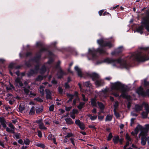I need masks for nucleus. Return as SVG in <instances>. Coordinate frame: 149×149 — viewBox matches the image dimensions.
Masks as SVG:
<instances>
[{
	"label": "nucleus",
	"instance_id": "23",
	"mask_svg": "<svg viewBox=\"0 0 149 149\" xmlns=\"http://www.w3.org/2000/svg\"><path fill=\"white\" fill-rule=\"evenodd\" d=\"M113 141L115 144L117 143L119 141L121 144L122 143V141L121 140H119V137L118 136H114L113 139Z\"/></svg>",
	"mask_w": 149,
	"mask_h": 149
},
{
	"label": "nucleus",
	"instance_id": "1",
	"mask_svg": "<svg viewBox=\"0 0 149 149\" xmlns=\"http://www.w3.org/2000/svg\"><path fill=\"white\" fill-rule=\"evenodd\" d=\"M97 43L100 45V47H99L97 50L89 49V52L92 55V57L93 59L96 57L97 52H99L101 54H108L107 51V49L105 47H108L109 48H110L113 46L111 42L105 41L103 39L98 40Z\"/></svg>",
	"mask_w": 149,
	"mask_h": 149
},
{
	"label": "nucleus",
	"instance_id": "2",
	"mask_svg": "<svg viewBox=\"0 0 149 149\" xmlns=\"http://www.w3.org/2000/svg\"><path fill=\"white\" fill-rule=\"evenodd\" d=\"M146 48H142L138 52L134 53L128 57L130 61L143 62L149 60V52L147 51Z\"/></svg>",
	"mask_w": 149,
	"mask_h": 149
},
{
	"label": "nucleus",
	"instance_id": "20",
	"mask_svg": "<svg viewBox=\"0 0 149 149\" xmlns=\"http://www.w3.org/2000/svg\"><path fill=\"white\" fill-rule=\"evenodd\" d=\"M45 91L46 93V98L47 99H52L51 93L49 90L45 89Z\"/></svg>",
	"mask_w": 149,
	"mask_h": 149
},
{
	"label": "nucleus",
	"instance_id": "24",
	"mask_svg": "<svg viewBox=\"0 0 149 149\" xmlns=\"http://www.w3.org/2000/svg\"><path fill=\"white\" fill-rule=\"evenodd\" d=\"M0 122L3 127H6V122L4 118L0 117Z\"/></svg>",
	"mask_w": 149,
	"mask_h": 149
},
{
	"label": "nucleus",
	"instance_id": "21",
	"mask_svg": "<svg viewBox=\"0 0 149 149\" xmlns=\"http://www.w3.org/2000/svg\"><path fill=\"white\" fill-rule=\"evenodd\" d=\"M91 104L93 107H96L97 104L96 98L95 97L92 98L91 100Z\"/></svg>",
	"mask_w": 149,
	"mask_h": 149
},
{
	"label": "nucleus",
	"instance_id": "16",
	"mask_svg": "<svg viewBox=\"0 0 149 149\" xmlns=\"http://www.w3.org/2000/svg\"><path fill=\"white\" fill-rule=\"evenodd\" d=\"M15 81L16 86H19L21 87L23 86V84L21 81V78L19 77L17 78L15 80Z\"/></svg>",
	"mask_w": 149,
	"mask_h": 149
},
{
	"label": "nucleus",
	"instance_id": "44",
	"mask_svg": "<svg viewBox=\"0 0 149 149\" xmlns=\"http://www.w3.org/2000/svg\"><path fill=\"white\" fill-rule=\"evenodd\" d=\"M6 129V131L8 132H11L13 134L15 133L14 130H13L11 129L10 128L7 127Z\"/></svg>",
	"mask_w": 149,
	"mask_h": 149
},
{
	"label": "nucleus",
	"instance_id": "41",
	"mask_svg": "<svg viewBox=\"0 0 149 149\" xmlns=\"http://www.w3.org/2000/svg\"><path fill=\"white\" fill-rule=\"evenodd\" d=\"M122 93L120 95V97H122L123 98H126L127 97V94L126 92H122Z\"/></svg>",
	"mask_w": 149,
	"mask_h": 149
},
{
	"label": "nucleus",
	"instance_id": "31",
	"mask_svg": "<svg viewBox=\"0 0 149 149\" xmlns=\"http://www.w3.org/2000/svg\"><path fill=\"white\" fill-rule=\"evenodd\" d=\"M43 110V108L42 107L38 108L36 109V113L37 114L39 113L42 112Z\"/></svg>",
	"mask_w": 149,
	"mask_h": 149
},
{
	"label": "nucleus",
	"instance_id": "48",
	"mask_svg": "<svg viewBox=\"0 0 149 149\" xmlns=\"http://www.w3.org/2000/svg\"><path fill=\"white\" fill-rule=\"evenodd\" d=\"M126 138L127 140L129 141H131L132 140V139L129 136L128 134H126Z\"/></svg>",
	"mask_w": 149,
	"mask_h": 149
},
{
	"label": "nucleus",
	"instance_id": "7",
	"mask_svg": "<svg viewBox=\"0 0 149 149\" xmlns=\"http://www.w3.org/2000/svg\"><path fill=\"white\" fill-rule=\"evenodd\" d=\"M60 63V62L58 61L55 67V69H59L57 73V75L58 79L61 78L63 77L64 75L66 74L63 71L60 67L59 65Z\"/></svg>",
	"mask_w": 149,
	"mask_h": 149
},
{
	"label": "nucleus",
	"instance_id": "55",
	"mask_svg": "<svg viewBox=\"0 0 149 149\" xmlns=\"http://www.w3.org/2000/svg\"><path fill=\"white\" fill-rule=\"evenodd\" d=\"M58 91L60 94H62L63 93V89L61 88V87H59L58 88Z\"/></svg>",
	"mask_w": 149,
	"mask_h": 149
},
{
	"label": "nucleus",
	"instance_id": "46",
	"mask_svg": "<svg viewBox=\"0 0 149 149\" xmlns=\"http://www.w3.org/2000/svg\"><path fill=\"white\" fill-rule=\"evenodd\" d=\"M70 140L71 141L73 145L74 146H75V139L74 138H71L70 139Z\"/></svg>",
	"mask_w": 149,
	"mask_h": 149
},
{
	"label": "nucleus",
	"instance_id": "50",
	"mask_svg": "<svg viewBox=\"0 0 149 149\" xmlns=\"http://www.w3.org/2000/svg\"><path fill=\"white\" fill-rule=\"evenodd\" d=\"M118 106V101L115 102L114 105V109L116 110Z\"/></svg>",
	"mask_w": 149,
	"mask_h": 149
},
{
	"label": "nucleus",
	"instance_id": "40",
	"mask_svg": "<svg viewBox=\"0 0 149 149\" xmlns=\"http://www.w3.org/2000/svg\"><path fill=\"white\" fill-rule=\"evenodd\" d=\"M30 143V141L28 139H26L24 140V144H25L26 146L29 145Z\"/></svg>",
	"mask_w": 149,
	"mask_h": 149
},
{
	"label": "nucleus",
	"instance_id": "13",
	"mask_svg": "<svg viewBox=\"0 0 149 149\" xmlns=\"http://www.w3.org/2000/svg\"><path fill=\"white\" fill-rule=\"evenodd\" d=\"M47 49L45 47H43V48L40 49V55H39L38 56H36L34 58V60L36 61V62H38V61H39L40 59L41 56V54H40V53H41L43 52L47 51Z\"/></svg>",
	"mask_w": 149,
	"mask_h": 149
},
{
	"label": "nucleus",
	"instance_id": "18",
	"mask_svg": "<svg viewBox=\"0 0 149 149\" xmlns=\"http://www.w3.org/2000/svg\"><path fill=\"white\" fill-rule=\"evenodd\" d=\"M143 129V127L141 125H138L134 129L135 133L136 134V135H137L139 131H141Z\"/></svg>",
	"mask_w": 149,
	"mask_h": 149
},
{
	"label": "nucleus",
	"instance_id": "60",
	"mask_svg": "<svg viewBox=\"0 0 149 149\" xmlns=\"http://www.w3.org/2000/svg\"><path fill=\"white\" fill-rule=\"evenodd\" d=\"M38 135L39 137H42V134L41 132L40 131H38Z\"/></svg>",
	"mask_w": 149,
	"mask_h": 149
},
{
	"label": "nucleus",
	"instance_id": "6",
	"mask_svg": "<svg viewBox=\"0 0 149 149\" xmlns=\"http://www.w3.org/2000/svg\"><path fill=\"white\" fill-rule=\"evenodd\" d=\"M67 97L69 98V99L67 102L68 103H69L70 102L72 101L73 98L75 97V99L73 101V105H75L76 104L77 101H79V98L78 96V93L77 91H75L73 95L67 93Z\"/></svg>",
	"mask_w": 149,
	"mask_h": 149
},
{
	"label": "nucleus",
	"instance_id": "51",
	"mask_svg": "<svg viewBox=\"0 0 149 149\" xmlns=\"http://www.w3.org/2000/svg\"><path fill=\"white\" fill-rule=\"evenodd\" d=\"M54 104H52L49 107V110L50 111H53L54 110Z\"/></svg>",
	"mask_w": 149,
	"mask_h": 149
},
{
	"label": "nucleus",
	"instance_id": "11",
	"mask_svg": "<svg viewBox=\"0 0 149 149\" xmlns=\"http://www.w3.org/2000/svg\"><path fill=\"white\" fill-rule=\"evenodd\" d=\"M75 123L79 126L81 130H84L85 128V126L84 124L82 122H80L79 120H76L75 121Z\"/></svg>",
	"mask_w": 149,
	"mask_h": 149
},
{
	"label": "nucleus",
	"instance_id": "19",
	"mask_svg": "<svg viewBox=\"0 0 149 149\" xmlns=\"http://www.w3.org/2000/svg\"><path fill=\"white\" fill-rule=\"evenodd\" d=\"M120 89L121 92H126L128 91L127 87L121 83Z\"/></svg>",
	"mask_w": 149,
	"mask_h": 149
},
{
	"label": "nucleus",
	"instance_id": "45",
	"mask_svg": "<svg viewBox=\"0 0 149 149\" xmlns=\"http://www.w3.org/2000/svg\"><path fill=\"white\" fill-rule=\"evenodd\" d=\"M36 146L38 147H40L41 148H42L43 149L45 148V145L42 143H38L36 144Z\"/></svg>",
	"mask_w": 149,
	"mask_h": 149
},
{
	"label": "nucleus",
	"instance_id": "53",
	"mask_svg": "<svg viewBox=\"0 0 149 149\" xmlns=\"http://www.w3.org/2000/svg\"><path fill=\"white\" fill-rule=\"evenodd\" d=\"M113 137L112 134L111 133H110L107 138L108 141L110 140Z\"/></svg>",
	"mask_w": 149,
	"mask_h": 149
},
{
	"label": "nucleus",
	"instance_id": "37",
	"mask_svg": "<svg viewBox=\"0 0 149 149\" xmlns=\"http://www.w3.org/2000/svg\"><path fill=\"white\" fill-rule=\"evenodd\" d=\"M85 103V102H81L79 105L77 106V108L79 109H81Z\"/></svg>",
	"mask_w": 149,
	"mask_h": 149
},
{
	"label": "nucleus",
	"instance_id": "58",
	"mask_svg": "<svg viewBox=\"0 0 149 149\" xmlns=\"http://www.w3.org/2000/svg\"><path fill=\"white\" fill-rule=\"evenodd\" d=\"M24 92L27 94H28L29 92V90L28 89L26 88H24Z\"/></svg>",
	"mask_w": 149,
	"mask_h": 149
},
{
	"label": "nucleus",
	"instance_id": "14",
	"mask_svg": "<svg viewBox=\"0 0 149 149\" xmlns=\"http://www.w3.org/2000/svg\"><path fill=\"white\" fill-rule=\"evenodd\" d=\"M123 50V47H120L117 49H115L111 53L112 55H116L121 52Z\"/></svg>",
	"mask_w": 149,
	"mask_h": 149
},
{
	"label": "nucleus",
	"instance_id": "10",
	"mask_svg": "<svg viewBox=\"0 0 149 149\" xmlns=\"http://www.w3.org/2000/svg\"><path fill=\"white\" fill-rule=\"evenodd\" d=\"M42 121V119H41L37 120L36 122L38 124L39 127L40 129L46 130L47 129V128L44 126Z\"/></svg>",
	"mask_w": 149,
	"mask_h": 149
},
{
	"label": "nucleus",
	"instance_id": "8",
	"mask_svg": "<svg viewBox=\"0 0 149 149\" xmlns=\"http://www.w3.org/2000/svg\"><path fill=\"white\" fill-rule=\"evenodd\" d=\"M39 65H38L35 66L34 70L31 69L27 73L28 76L29 77L33 76L34 74H37L39 69Z\"/></svg>",
	"mask_w": 149,
	"mask_h": 149
},
{
	"label": "nucleus",
	"instance_id": "54",
	"mask_svg": "<svg viewBox=\"0 0 149 149\" xmlns=\"http://www.w3.org/2000/svg\"><path fill=\"white\" fill-rule=\"evenodd\" d=\"M114 112V114L115 115V116L117 117H120V115L118 113L116 112V110L115 109H114L113 110Z\"/></svg>",
	"mask_w": 149,
	"mask_h": 149
},
{
	"label": "nucleus",
	"instance_id": "34",
	"mask_svg": "<svg viewBox=\"0 0 149 149\" xmlns=\"http://www.w3.org/2000/svg\"><path fill=\"white\" fill-rule=\"evenodd\" d=\"M143 28L142 26L138 27L136 29L137 31L140 33L141 34L143 33Z\"/></svg>",
	"mask_w": 149,
	"mask_h": 149
},
{
	"label": "nucleus",
	"instance_id": "9",
	"mask_svg": "<svg viewBox=\"0 0 149 149\" xmlns=\"http://www.w3.org/2000/svg\"><path fill=\"white\" fill-rule=\"evenodd\" d=\"M136 92L139 95L143 97L146 96V94L145 91L143 88L140 86L136 90Z\"/></svg>",
	"mask_w": 149,
	"mask_h": 149
},
{
	"label": "nucleus",
	"instance_id": "57",
	"mask_svg": "<svg viewBox=\"0 0 149 149\" xmlns=\"http://www.w3.org/2000/svg\"><path fill=\"white\" fill-rule=\"evenodd\" d=\"M9 126L11 129L13 130H14L15 128L12 124L10 123L9 125Z\"/></svg>",
	"mask_w": 149,
	"mask_h": 149
},
{
	"label": "nucleus",
	"instance_id": "61",
	"mask_svg": "<svg viewBox=\"0 0 149 149\" xmlns=\"http://www.w3.org/2000/svg\"><path fill=\"white\" fill-rule=\"evenodd\" d=\"M144 84L145 86H149V81H147L146 80H144Z\"/></svg>",
	"mask_w": 149,
	"mask_h": 149
},
{
	"label": "nucleus",
	"instance_id": "27",
	"mask_svg": "<svg viewBox=\"0 0 149 149\" xmlns=\"http://www.w3.org/2000/svg\"><path fill=\"white\" fill-rule=\"evenodd\" d=\"M45 87L43 86H41L40 87V93L42 96H43L44 95Z\"/></svg>",
	"mask_w": 149,
	"mask_h": 149
},
{
	"label": "nucleus",
	"instance_id": "29",
	"mask_svg": "<svg viewBox=\"0 0 149 149\" xmlns=\"http://www.w3.org/2000/svg\"><path fill=\"white\" fill-rule=\"evenodd\" d=\"M112 118V115H107L105 121H110L111 120Z\"/></svg>",
	"mask_w": 149,
	"mask_h": 149
},
{
	"label": "nucleus",
	"instance_id": "56",
	"mask_svg": "<svg viewBox=\"0 0 149 149\" xmlns=\"http://www.w3.org/2000/svg\"><path fill=\"white\" fill-rule=\"evenodd\" d=\"M49 120L47 119V120H44V122L46 125H49L50 124V123L49 121Z\"/></svg>",
	"mask_w": 149,
	"mask_h": 149
},
{
	"label": "nucleus",
	"instance_id": "38",
	"mask_svg": "<svg viewBox=\"0 0 149 149\" xmlns=\"http://www.w3.org/2000/svg\"><path fill=\"white\" fill-rule=\"evenodd\" d=\"M46 71V68L44 65H43L41 69L40 70V73L41 74H43Z\"/></svg>",
	"mask_w": 149,
	"mask_h": 149
},
{
	"label": "nucleus",
	"instance_id": "47",
	"mask_svg": "<svg viewBox=\"0 0 149 149\" xmlns=\"http://www.w3.org/2000/svg\"><path fill=\"white\" fill-rule=\"evenodd\" d=\"M43 79V77L41 75H39L38 77L36 79V80L37 81H40Z\"/></svg>",
	"mask_w": 149,
	"mask_h": 149
},
{
	"label": "nucleus",
	"instance_id": "28",
	"mask_svg": "<svg viewBox=\"0 0 149 149\" xmlns=\"http://www.w3.org/2000/svg\"><path fill=\"white\" fill-rule=\"evenodd\" d=\"M36 109L35 108V107L33 106L31 108L30 112H29V115H34Z\"/></svg>",
	"mask_w": 149,
	"mask_h": 149
},
{
	"label": "nucleus",
	"instance_id": "26",
	"mask_svg": "<svg viewBox=\"0 0 149 149\" xmlns=\"http://www.w3.org/2000/svg\"><path fill=\"white\" fill-rule=\"evenodd\" d=\"M146 142V136L142 135L141 138V144L143 145H145Z\"/></svg>",
	"mask_w": 149,
	"mask_h": 149
},
{
	"label": "nucleus",
	"instance_id": "15",
	"mask_svg": "<svg viewBox=\"0 0 149 149\" xmlns=\"http://www.w3.org/2000/svg\"><path fill=\"white\" fill-rule=\"evenodd\" d=\"M47 139L49 140H52L54 143L55 144H57V143L56 141V138L54 135L51 134H49L48 136Z\"/></svg>",
	"mask_w": 149,
	"mask_h": 149
},
{
	"label": "nucleus",
	"instance_id": "30",
	"mask_svg": "<svg viewBox=\"0 0 149 149\" xmlns=\"http://www.w3.org/2000/svg\"><path fill=\"white\" fill-rule=\"evenodd\" d=\"M65 120L68 124H72L73 123L72 119L70 118H67L65 119Z\"/></svg>",
	"mask_w": 149,
	"mask_h": 149
},
{
	"label": "nucleus",
	"instance_id": "52",
	"mask_svg": "<svg viewBox=\"0 0 149 149\" xmlns=\"http://www.w3.org/2000/svg\"><path fill=\"white\" fill-rule=\"evenodd\" d=\"M34 100L38 102H43V100L41 98L38 97L37 98H35Z\"/></svg>",
	"mask_w": 149,
	"mask_h": 149
},
{
	"label": "nucleus",
	"instance_id": "42",
	"mask_svg": "<svg viewBox=\"0 0 149 149\" xmlns=\"http://www.w3.org/2000/svg\"><path fill=\"white\" fill-rule=\"evenodd\" d=\"M24 106L20 104L19 107V111L22 113L23 111L24 110Z\"/></svg>",
	"mask_w": 149,
	"mask_h": 149
},
{
	"label": "nucleus",
	"instance_id": "17",
	"mask_svg": "<svg viewBox=\"0 0 149 149\" xmlns=\"http://www.w3.org/2000/svg\"><path fill=\"white\" fill-rule=\"evenodd\" d=\"M143 108V104L141 105L139 104H136L135 106L134 109L136 112H138L142 110Z\"/></svg>",
	"mask_w": 149,
	"mask_h": 149
},
{
	"label": "nucleus",
	"instance_id": "3",
	"mask_svg": "<svg viewBox=\"0 0 149 149\" xmlns=\"http://www.w3.org/2000/svg\"><path fill=\"white\" fill-rule=\"evenodd\" d=\"M104 62L107 63H112L114 65H116L117 64H119L120 66L123 68H127V64L126 61L119 58L117 60L112 58H107L104 60Z\"/></svg>",
	"mask_w": 149,
	"mask_h": 149
},
{
	"label": "nucleus",
	"instance_id": "62",
	"mask_svg": "<svg viewBox=\"0 0 149 149\" xmlns=\"http://www.w3.org/2000/svg\"><path fill=\"white\" fill-rule=\"evenodd\" d=\"M71 113H72L75 114H77L78 113V111L77 109H73L72 112H71Z\"/></svg>",
	"mask_w": 149,
	"mask_h": 149
},
{
	"label": "nucleus",
	"instance_id": "63",
	"mask_svg": "<svg viewBox=\"0 0 149 149\" xmlns=\"http://www.w3.org/2000/svg\"><path fill=\"white\" fill-rule=\"evenodd\" d=\"M98 119L100 120H102L104 118V116H98Z\"/></svg>",
	"mask_w": 149,
	"mask_h": 149
},
{
	"label": "nucleus",
	"instance_id": "32",
	"mask_svg": "<svg viewBox=\"0 0 149 149\" xmlns=\"http://www.w3.org/2000/svg\"><path fill=\"white\" fill-rule=\"evenodd\" d=\"M97 103L100 109L101 110H103L104 108V106L102 102H97Z\"/></svg>",
	"mask_w": 149,
	"mask_h": 149
},
{
	"label": "nucleus",
	"instance_id": "36",
	"mask_svg": "<svg viewBox=\"0 0 149 149\" xmlns=\"http://www.w3.org/2000/svg\"><path fill=\"white\" fill-rule=\"evenodd\" d=\"M143 105H144V107L145 110L146 111L149 113V106L148 104L143 103Z\"/></svg>",
	"mask_w": 149,
	"mask_h": 149
},
{
	"label": "nucleus",
	"instance_id": "59",
	"mask_svg": "<svg viewBox=\"0 0 149 149\" xmlns=\"http://www.w3.org/2000/svg\"><path fill=\"white\" fill-rule=\"evenodd\" d=\"M14 138L16 139H18L19 138V134L16 133L14 135Z\"/></svg>",
	"mask_w": 149,
	"mask_h": 149
},
{
	"label": "nucleus",
	"instance_id": "39",
	"mask_svg": "<svg viewBox=\"0 0 149 149\" xmlns=\"http://www.w3.org/2000/svg\"><path fill=\"white\" fill-rule=\"evenodd\" d=\"M74 136V134L72 133H68L67 135L65 136V139H67L68 138L73 136Z\"/></svg>",
	"mask_w": 149,
	"mask_h": 149
},
{
	"label": "nucleus",
	"instance_id": "33",
	"mask_svg": "<svg viewBox=\"0 0 149 149\" xmlns=\"http://www.w3.org/2000/svg\"><path fill=\"white\" fill-rule=\"evenodd\" d=\"M88 117H89L90 119L91 120H94L97 119V116H96L94 115L92 116V115L90 114H88L87 115Z\"/></svg>",
	"mask_w": 149,
	"mask_h": 149
},
{
	"label": "nucleus",
	"instance_id": "64",
	"mask_svg": "<svg viewBox=\"0 0 149 149\" xmlns=\"http://www.w3.org/2000/svg\"><path fill=\"white\" fill-rule=\"evenodd\" d=\"M146 96H148L149 97V89H147L145 92Z\"/></svg>",
	"mask_w": 149,
	"mask_h": 149
},
{
	"label": "nucleus",
	"instance_id": "43",
	"mask_svg": "<svg viewBox=\"0 0 149 149\" xmlns=\"http://www.w3.org/2000/svg\"><path fill=\"white\" fill-rule=\"evenodd\" d=\"M81 95L82 96V100L85 102H87L88 100V98L87 97H85V96L84 94L82 93L81 94Z\"/></svg>",
	"mask_w": 149,
	"mask_h": 149
},
{
	"label": "nucleus",
	"instance_id": "35",
	"mask_svg": "<svg viewBox=\"0 0 149 149\" xmlns=\"http://www.w3.org/2000/svg\"><path fill=\"white\" fill-rule=\"evenodd\" d=\"M149 113L146 111H143L141 113V115L143 118H146L147 117Z\"/></svg>",
	"mask_w": 149,
	"mask_h": 149
},
{
	"label": "nucleus",
	"instance_id": "49",
	"mask_svg": "<svg viewBox=\"0 0 149 149\" xmlns=\"http://www.w3.org/2000/svg\"><path fill=\"white\" fill-rule=\"evenodd\" d=\"M84 85L86 87H90L91 86V84L90 82L89 81H88L87 82H86L84 83Z\"/></svg>",
	"mask_w": 149,
	"mask_h": 149
},
{
	"label": "nucleus",
	"instance_id": "5",
	"mask_svg": "<svg viewBox=\"0 0 149 149\" xmlns=\"http://www.w3.org/2000/svg\"><path fill=\"white\" fill-rule=\"evenodd\" d=\"M146 16L143 17L142 19L141 23L149 32V10L146 11Z\"/></svg>",
	"mask_w": 149,
	"mask_h": 149
},
{
	"label": "nucleus",
	"instance_id": "4",
	"mask_svg": "<svg viewBox=\"0 0 149 149\" xmlns=\"http://www.w3.org/2000/svg\"><path fill=\"white\" fill-rule=\"evenodd\" d=\"M121 83L117 82L113 84L111 86V90L112 94L115 97L119 96V91L120 89Z\"/></svg>",
	"mask_w": 149,
	"mask_h": 149
},
{
	"label": "nucleus",
	"instance_id": "25",
	"mask_svg": "<svg viewBox=\"0 0 149 149\" xmlns=\"http://www.w3.org/2000/svg\"><path fill=\"white\" fill-rule=\"evenodd\" d=\"M74 69L75 70L77 71L78 76L82 77V73L81 69L79 68L77 66H75Z\"/></svg>",
	"mask_w": 149,
	"mask_h": 149
},
{
	"label": "nucleus",
	"instance_id": "22",
	"mask_svg": "<svg viewBox=\"0 0 149 149\" xmlns=\"http://www.w3.org/2000/svg\"><path fill=\"white\" fill-rule=\"evenodd\" d=\"M95 83L96 86H99L103 85L104 84V82L103 80L99 78L96 81Z\"/></svg>",
	"mask_w": 149,
	"mask_h": 149
},
{
	"label": "nucleus",
	"instance_id": "12",
	"mask_svg": "<svg viewBox=\"0 0 149 149\" xmlns=\"http://www.w3.org/2000/svg\"><path fill=\"white\" fill-rule=\"evenodd\" d=\"M88 76L92 78L93 81H96L99 79V76L97 74L95 73H92L89 74H87Z\"/></svg>",
	"mask_w": 149,
	"mask_h": 149
}]
</instances>
